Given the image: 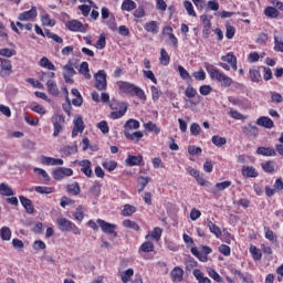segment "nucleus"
<instances>
[{"instance_id":"nucleus-1","label":"nucleus","mask_w":283,"mask_h":283,"mask_svg":"<svg viewBox=\"0 0 283 283\" xmlns=\"http://www.w3.org/2000/svg\"><path fill=\"white\" fill-rule=\"evenodd\" d=\"M205 67L210 78H212V81H218V83H221L222 87H231V85H233V80L212 64L206 63Z\"/></svg>"},{"instance_id":"nucleus-2","label":"nucleus","mask_w":283,"mask_h":283,"mask_svg":"<svg viewBox=\"0 0 283 283\" xmlns=\"http://www.w3.org/2000/svg\"><path fill=\"white\" fill-rule=\"evenodd\" d=\"M117 87L123 94H129V96H137L140 101H147V95L143 88L136 86V84L129 82H117Z\"/></svg>"},{"instance_id":"nucleus-3","label":"nucleus","mask_w":283,"mask_h":283,"mask_svg":"<svg viewBox=\"0 0 283 283\" xmlns=\"http://www.w3.org/2000/svg\"><path fill=\"white\" fill-rule=\"evenodd\" d=\"M56 224L62 232H72L74 235H81V229L74 224V222L66 218L60 217L56 219Z\"/></svg>"},{"instance_id":"nucleus-4","label":"nucleus","mask_w":283,"mask_h":283,"mask_svg":"<svg viewBox=\"0 0 283 283\" xmlns=\"http://www.w3.org/2000/svg\"><path fill=\"white\" fill-rule=\"evenodd\" d=\"M109 107L113 111L111 113V118H113V120L123 118V116L127 114V104L125 103H120L116 99H112V102L109 103Z\"/></svg>"},{"instance_id":"nucleus-5","label":"nucleus","mask_w":283,"mask_h":283,"mask_svg":"<svg viewBox=\"0 0 283 283\" xmlns=\"http://www.w3.org/2000/svg\"><path fill=\"white\" fill-rule=\"evenodd\" d=\"M97 224L102 229L103 233H107L108 235H114V238L118 235V233H116V224L109 223L103 219H97Z\"/></svg>"},{"instance_id":"nucleus-6","label":"nucleus","mask_w":283,"mask_h":283,"mask_svg":"<svg viewBox=\"0 0 283 283\" xmlns=\"http://www.w3.org/2000/svg\"><path fill=\"white\" fill-rule=\"evenodd\" d=\"M95 87L99 91L107 90V74L104 70H99L95 74Z\"/></svg>"},{"instance_id":"nucleus-7","label":"nucleus","mask_w":283,"mask_h":283,"mask_svg":"<svg viewBox=\"0 0 283 283\" xmlns=\"http://www.w3.org/2000/svg\"><path fill=\"white\" fill-rule=\"evenodd\" d=\"M70 176H74V170L71 168L60 167L53 171L54 180H63V178H70Z\"/></svg>"},{"instance_id":"nucleus-8","label":"nucleus","mask_w":283,"mask_h":283,"mask_svg":"<svg viewBox=\"0 0 283 283\" xmlns=\"http://www.w3.org/2000/svg\"><path fill=\"white\" fill-rule=\"evenodd\" d=\"M66 28L71 32H82L83 34H85V32H87V27L82 24L81 21H78V20L69 21L66 23Z\"/></svg>"},{"instance_id":"nucleus-9","label":"nucleus","mask_w":283,"mask_h":283,"mask_svg":"<svg viewBox=\"0 0 283 283\" xmlns=\"http://www.w3.org/2000/svg\"><path fill=\"white\" fill-rule=\"evenodd\" d=\"M0 76H10L12 74V62L8 59L0 57Z\"/></svg>"},{"instance_id":"nucleus-10","label":"nucleus","mask_w":283,"mask_h":283,"mask_svg":"<svg viewBox=\"0 0 283 283\" xmlns=\"http://www.w3.org/2000/svg\"><path fill=\"white\" fill-rule=\"evenodd\" d=\"M74 127L72 130L73 138L78 136V134H83L85 129V123L83 122V117L78 116L74 119Z\"/></svg>"},{"instance_id":"nucleus-11","label":"nucleus","mask_w":283,"mask_h":283,"mask_svg":"<svg viewBox=\"0 0 283 283\" xmlns=\"http://www.w3.org/2000/svg\"><path fill=\"white\" fill-rule=\"evenodd\" d=\"M134 129H140V122H138V119L130 118L124 124V135L130 134Z\"/></svg>"},{"instance_id":"nucleus-12","label":"nucleus","mask_w":283,"mask_h":283,"mask_svg":"<svg viewBox=\"0 0 283 283\" xmlns=\"http://www.w3.org/2000/svg\"><path fill=\"white\" fill-rule=\"evenodd\" d=\"M36 7H32L29 11L19 14V21H34L36 19Z\"/></svg>"},{"instance_id":"nucleus-13","label":"nucleus","mask_w":283,"mask_h":283,"mask_svg":"<svg viewBox=\"0 0 283 283\" xmlns=\"http://www.w3.org/2000/svg\"><path fill=\"white\" fill-rule=\"evenodd\" d=\"M221 61H223V63H227L229 66H231L234 72L238 71V57H235L233 53H228L227 55H222Z\"/></svg>"},{"instance_id":"nucleus-14","label":"nucleus","mask_w":283,"mask_h":283,"mask_svg":"<svg viewBox=\"0 0 283 283\" xmlns=\"http://www.w3.org/2000/svg\"><path fill=\"white\" fill-rule=\"evenodd\" d=\"M241 174L244 178H258V176H260L253 166H243Z\"/></svg>"},{"instance_id":"nucleus-15","label":"nucleus","mask_w":283,"mask_h":283,"mask_svg":"<svg viewBox=\"0 0 283 283\" xmlns=\"http://www.w3.org/2000/svg\"><path fill=\"white\" fill-rule=\"evenodd\" d=\"M231 185L232 182L229 180L218 182L214 185V188L211 190V193H213V196H220V191H224V189H229Z\"/></svg>"},{"instance_id":"nucleus-16","label":"nucleus","mask_w":283,"mask_h":283,"mask_svg":"<svg viewBox=\"0 0 283 283\" xmlns=\"http://www.w3.org/2000/svg\"><path fill=\"white\" fill-rule=\"evenodd\" d=\"M80 167H81V171L82 174L86 175L87 178H92V161L84 159L82 161H80Z\"/></svg>"},{"instance_id":"nucleus-17","label":"nucleus","mask_w":283,"mask_h":283,"mask_svg":"<svg viewBox=\"0 0 283 283\" xmlns=\"http://www.w3.org/2000/svg\"><path fill=\"white\" fill-rule=\"evenodd\" d=\"M172 282H182V277L185 275V271L180 266H176L170 272Z\"/></svg>"},{"instance_id":"nucleus-18","label":"nucleus","mask_w":283,"mask_h":283,"mask_svg":"<svg viewBox=\"0 0 283 283\" xmlns=\"http://www.w3.org/2000/svg\"><path fill=\"white\" fill-rule=\"evenodd\" d=\"M144 30H146V32H150V34H158L160 30V23H158V21L147 22L144 25Z\"/></svg>"},{"instance_id":"nucleus-19","label":"nucleus","mask_w":283,"mask_h":283,"mask_svg":"<svg viewBox=\"0 0 283 283\" xmlns=\"http://www.w3.org/2000/svg\"><path fill=\"white\" fill-rule=\"evenodd\" d=\"M256 125H259L260 127H265L266 129H273V119L269 118L266 116L260 117L256 120Z\"/></svg>"},{"instance_id":"nucleus-20","label":"nucleus","mask_w":283,"mask_h":283,"mask_svg":"<svg viewBox=\"0 0 283 283\" xmlns=\"http://www.w3.org/2000/svg\"><path fill=\"white\" fill-rule=\"evenodd\" d=\"M46 90L52 96H59L60 94L59 86L54 80H49L46 82Z\"/></svg>"},{"instance_id":"nucleus-21","label":"nucleus","mask_w":283,"mask_h":283,"mask_svg":"<svg viewBox=\"0 0 283 283\" xmlns=\"http://www.w3.org/2000/svg\"><path fill=\"white\" fill-rule=\"evenodd\" d=\"M40 67H44V70H50L51 72H56V66L50 59L48 57H42L39 62Z\"/></svg>"},{"instance_id":"nucleus-22","label":"nucleus","mask_w":283,"mask_h":283,"mask_svg":"<svg viewBox=\"0 0 283 283\" xmlns=\"http://www.w3.org/2000/svg\"><path fill=\"white\" fill-rule=\"evenodd\" d=\"M11 28L14 32H17V34H19V30H27L28 32H30L33 28L32 23H27L23 24L21 22H17L14 24V22H11Z\"/></svg>"},{"instance_id":"nucleus-23","label":"nucleus","mask_w":283,"mask_h":283,"mask_svg":"<svg viewBox=\"0 0 283 283\" xmlns=\"http://www.w3.org/2000/svg\"><path fill=\"white\" fill-rule=\"evenodd\" d=\"M256 154L259 156H276L277 153H275V148L273 147H259L256 149Z\"/></svg>"},{"instance_id":"nucleus-24","label":"nucleus","mask_w":283,"mask_h":283,"mask_svg":"<svg viewBox=\"0 0 283 283\" xmlns=\"http://www.w3.org/2000/svg\"><path fill=\"white\" fill-rule=\"evenodd\" d=\"M20 202H21L22 207H24V209L28 213H32L34 211V206L32 205V200L21 196Z\"/></svg>"},{"instance_id":"nucleus-25","label":"nucleus","mask_w":283,"mask_h":283,"mask_svg":"<svg viewBox=\"0 0 283 283\" xmlns=\"http://www.w3.org/2000/svg\"><path fill=\"white\" fill-rule=\"evenodd\" d=\"M243 134H245V136H252L253 138L258 137L259 130L255 126L249 124L248 126H244L242 128Z\"/></svg>"},{"instance_id":"nucleus-26","label":"nucleus","mask_w":283,"mask_h":283,"mask_svg":"<svg viewBox=\"0 0 283 283\" xmlns=\"http://www.w3.org/2000/svg\"><path fill=\"white\" fill-rule=\"evenodd\" d=\"M143 163V156H132L129 155L126 159L128 167H136Z\"/></svg>"},{"instance_id":"nucleus-27","label":"nucleus","mask_w":283,"mask_h":283,"mask_svg":"<svg viewBox=\"0 0 283 283\" xmlns=\"http://www.w3.org/2000/svg\"><path fill=\"white\" fill-rule=\"evenodd\" d=\"M192 274L199 283H211V279L205 276V273H202V271L199 269L193 270Z\"/></svg>"},{"instance_id":"nucleus-28","label":"nucleus","mask_w":283,"mask_h":283,"mask_svg":"<svg viewBox=\"0 0 283 283\" xmlns=\"http://www.w3.org/2000/svg\"><path fill=\"white\" fill-rule=\"evenodd\" d=\"M122 10L124 12H132V10H136V2L134 0H124L122 3Z\"/></svg>"},{"instance_id":"nucleus-29","label":"nucleus","mask_w":283,"mask_h":283,"mask_svg":"<svg viewBox=\"0 0 283 283\" xmlns=\"http://www.w3.org/2000/svg\"><path fill=\"white\" fill-rule=\"evenodd\" d=\"M80 74H82L85 78H92V74H90V64L87 62H82L78 70Z\"/></svg>"},{"instance_id":"nucleus-30","label":"nucleus","mask_w":283,"mask_h":283,"mask_svg":"<svg viewBox=\"0 0 283 283\" xmlns=\"http://www.w3.org/2000/svg\"><path fill=\"white\" fill-rule=\"evenodd\" d=\"M120 280L123 283H129L132 277H134V269H128L126 271L120 272Z\"/></svg>"},{"instance_id":"nucleus-31","label":"nucleus","mask_w":283,"mask_h":283,"mask_svg":"<svg viewBox=\"0 0 283 283\" xmlns=\"http://www.w3.org/2000/svg\"><path fill=\"white\" fill-rule=\"evenodd\" d=\"M0 238L1 240H4L7 242H9V240H11L12 238V230H10L8 227H2L0 229Z\"/></svg>"},{"instance_id":"nucleus-32","label":"nucleus","mask_w":283,"mask_h":283,"mask_svg":"<svg viewBox=\"0 0 283 283\" xmlns=\"http://www.w3.org/2000/svg\"><path fill=\"white\" fill-rule=\"evenodd\" d=\"M159 62L161 63V65H169V63L171 62V56H169V53H167V50L165 49L160 50Z\"/></svg>"},{"instance_id":"nucleus-33","label":"nucleus","mask_w":283,"mask_h":283,"mask_svg":"<svg viewBox=\"0 0 283 283\" xmlns=\"http://www.w3.org/2000/svg\"><path fill=\"white\" fill-rule=\"evenodd\" d=\"M56 122L53 123L54 132L53 136L56 138L61 132H63V126L61 125V120H63L62 116L56 117Z\"/></svg>"},{"instance_id":"nucleus-34","label":"nucleus","mask_w":283,"mask_h":283,"mask_svg":"<svg viewBox=\"0 0 283 283\" xmlns=\"http://www.w3.org/2000/svg\"><path fill=\"white\" fill-rule=\"evenodd\" d=\"M264 14L270 19H277L280 17V11H277V9H275L274 7H268L264 10Z\"/></svg>"},{"instance_id":"nucleus-35","label":"nucleus","mask_w":283,"mask_h":283,"mask_svg":"<svg viewBox=\"0 0 283 283\" xmlns=\"http://www.w3.org/2000/svg\"><path fill=\"white\" fill-rule=\"evenodd\" d=\"M249 74L252 83H260V81H262V74H260V70L252 69L250 70Z\"/></svg>"},{"instance_id":"nucleus-36","label":"nucleus","mask_w":283,"mask_h":283,"mask_svg":"<svg viewBox=\"0 0 283 283\" xmlns=\"http://www.w3.org/2000/svg\"><path fill=\"white\" fill-rule=\"evenodd\" d=\"M123 227H125V229H132V231H140V226L129 219L123 221Z\"/></svg>"},{"instance_id":"nucleus-37","label":"nucleus","mask_w":283,"mask_h":283,"mask_svg":"<svg viewBox=\"0 0 283 283\" xmlns=\"http://www.w3.org/2000/svg\"><path fill=\"white\" fill-rule=\"evenodd\" d=\"M124 136L128 140H134L135 143H138L140 140V138H143V132L137 130L135 133H126V135H124Z\"/></svg>"},{"instance_id":"nucleus-38","label":"nucleus","mask_w":283,"mask_h":283,"mask_svg":"<svg viewBox=\"0 0 283 283\" xmlns=\"http://www.w3.org/2000/svg\"><path fill=\"white\" fill-rule=\"evenodd\" d=\"M148 238H153V240H156V242H158L160 240V238H163V229L160 228H155L151 233L146 235V240Z\"/></svg>"},{"instance_id":"nucleus-39","label":"nucleus","mask_w":283,"mask_h":283,"mask_svg":"<svg viewBox=\"0 0 283 283\" xmlns=\"http://www.w3.org/2000/svg\"><path fill=\"white\" fill-rule=\"evenodd\" d=\"M274 51L275 52H283V35H275L274 36Z\"/></svg>"},{"instance_id":"nucleus-40","label":"nucleus","mask_w":283,"mask_h":283,"mask_svg":"<svg viewBox=\"0 0 283 283\" xmlns=\"http://www.w3.org/2000/svg\"><path fill=\"white\" fill-rule=\"evenodd\" d=\"M66 189L72 196H78V193H81V187L78 186V182L67 185Z\"/></svg>"},{"instance_id":"nucleus-41","label":"nucleus","mask_w":283,"mask_h":283,"mask_svg":"<svg viewBox=\"0 0 283 283\" xmlns=\"http://www.w3.org/2000/svg\"><path fill=\"white\" fill-rule=\"evenodd\" d=\"M208 229L210 230V233L216 234L217 238H220L222 235V230L216 223L212 221L208 222Z\"/></svg>"},{"instance_id":"nucleus-42","label":"nucleus","mask_w":283,"mask_h":283,"mask_svg":"<svg viewBox=\"0 0 283 283\" xmlns=\"http://www.w3.org/2000/svg\"><path fill=\"white\" fill-rule=\"evenodd\" d=\"M1 196H14V191L7 184H0Z\"/></svg>"},{"instance_id":"nucleus-43","label":"nucleus","mask_w":283,"mask_h":283,"mask_svg":"<svg viewBox=\"0 0 283 283\" xmlns=\"http://www.w3.org/2000/svg\"><path fill=\"white\" fill-rule=\"evenodd\" d=\"M102 167H104V169H106V171H114V169H116L118 167V163H116L114 160H105L102 164Z\"/></svg>"},{"instance_id":"nucleus-44","label":"nucleus","mask_w":283,"mask_h":283,"mask_svg":"<svg viewBox=\"0 0 283 283\" xmlns=\"http://www.w3.org/2000/svg\"><path fill=\"white\" fill-rule=\"evenodd\" d=\"M249 251H250L253 260H262V251H260V249H258V247L251 245Z\"/></svg>"},{"instance_id":"nucleus-45","label":"nucleus","mask_w":283,"mask_h":283,"mask_svg":"<svg viewBox=\"0 0 283 283\" xmlns=\"http://www.w3.org/2000/svg\"><path fill=\"white\" fill-rule=\"evenodd\" d=\"M262 169L266 174H273V171H275V164L273 161H265L262 164Z\"/></svg>"},{"instance_id":"nucleus-46","label":"nucleus","mask_w":283,"mask_h":283,"mask_svg":"<svg viewBox=\"0 0 283 283\" xmlns=\"http://www.w3.org/2000/svg\"><path fill=\"white\" fill-rule=\"evenodd\" d=\"M145 129H147V132H154L155 134H160V128L154 124V122H148L146 124H144Z\"/></svg>"},{"instance_id":"nucleus-47","label":"nucleus","mask_w":283,"mask_h":283,"mask_svg":"<svg viewBox=\"0 0 283 283\" xmlns=\"http://www.w3.org/2000/svg\"><path fill=\"white\" fill-rule=\"evenodd\" d=\"M63 76H74L76 74V71L72 66L71 63L63 66Z\"/></svg>"},{"instance_id":"nucleus-48","label":"nucleus","mask_w":283,"mask_h":283,"mask_svg":"<svg viewBox=\"0 0 283 283\" xmlns=\"http://www.w3.org/2000/svg\"><path fill=\"white\" fill-rule=\"evenodd\" d=\"M140 251L143 253H151L154 251V243L151 241H146L140 245Z\"/></svg>"},{"instance_id":"nucleus-49","label":"nucleus","mask_w":283,"mask_h":283,"mask_svg":"<svg viewBox=\"0 0 283 283\" xmlns=\"http://www.w3.org/2000/svg\"><path fill=\"white\" fill-rule=\"evenodd\" d=\"M178 72L184 81H191V75L189 74V71L186 70L184 66L179 65Z\"/></svg>"},{"instance_id":"nucleus-50","label":"nucleus","mask_w":283,"mask_h":283,"mask_svg":"<svg viewBox=\"0 0 283 283\" xmlns=\"http://www.w3.org/2000/svg\"><path fill=\"white\" fill-rule=\"evenodd\" d=\"M212 143L216 147H222V145H227V138L214 135L212 136Z\"/></svg>"},{"instance_id":"nucleus-51","label":"nucleus","mask_w":283,"mask_h":283,"mask_svg":"<svg viewBox=\"0 0 283 283\" xmlns=\"http://www.w3.org/2000/svg\"><path fill=\"white\" fill-rule=\"evenodd\" d=\"M150 91H151L153 101L156 103L158 101V98H160L163 96V91H160L156 86H151Z\"/></svg>"},{"instance_id":"nucleus-52","label":"nucleus","mask_w":283,"mask_h":283,"mask_svg":"<svg viewBox=\"0 0 283 283\" xmlns=\"http://www.w3.org/2000/svg\"><path fill=\"white\" fill-rule=\"evenodd\" d=\"M17 54V51L12 49H0V56H6L7 59H10L11 56H14Z\"/></svg>"},{"instance_id":"nucleus-53","label":"nucleus","mask_w":283,"mask_h":283,"mask_svg":"<svg viewBox=\"0 0 283 283\" xmlns=\"http://www.w3.org/2000/svg\"><path fill=\"white\" fill-rule=\"evenodd\" d=\"M33 171L38 174V176H42V180H44V182H50V175H48V171L41 168H34Z\"/></svg>"},{"instance_id":"nucleus-54","label":"nucleus","mask_w":283,"mask_h":283,"mask_svg":"<svg viewBox=\"0 0 283 283\" xmlns=\"http://www.w3.org/2000/svg\"><path fill=\"white\" fill-rule=\"evenodd\" d=\"M106 45H107L106 38H105V35L101 34L96 44H95V48L97 50H105Z\"/></svg>"},{"instance_id":"nucleus-55","label":"nucleus","mask_w":283,"mask_h":283,"mask_svg":"<svg viewBox=\"0 0 283 283\" xmlns=\"http://www.w3.org/2000/svg\"><path fill=\"white\" fill-rule=\"evenodd\" d=\"M133 213H136V207H134L132 205H125L124 209L122 210V214L133 216Z\"/></svg>"},{"instance_id":"nucleus-56","label":"nucleus","mask_w":283,"mask_h":283,"mask_svg":"<svg viewBox=\"0 0 283 283\" xmlns=\"http://www.w3.org/2000/svg\"><path fill=\"white\" fill-rule=\"evenodd\" d=\"M184 8L187 10L189 17H197L196 10H193V4L190 1H185Z\"/></svg>"},{"instance_id":"nucleus-57","label":"nucleus","mask_w":283,"mask_h":283,"mask_svg":"<svg viewBox=\"0 0 283 283\" xmlns=\"http://www.w3.org/2000/svg\"><path fill=\"white\" fill-rule=\"evenodd\" d=\"M45 36H48V39H52V41H55V43H63V38L59 36V34L50 32L49 30L45 31Z\"/></svg>"},{"instance_id":"nucleus-58","label":"nucleus","mask_w":283,"mask_h":283,"mask_svg":"<svg viewBox=\"0 0 283 283\" xmlns=\"http://www.w3.org/2000/svg\"><path fill=\"white\" fill-rule=\"evenodd\" d=\"M226 36L227 39H233L235 36V28L231 24H226Z\"/></svg>"},{"instance_id":"nucleus-59","label":"nucleus","mask_w":283,"mask_h":283,"mask_svg":"<svg viewBox=\"0 0 283 283\" xmlns=\"http://www.w3.org/2000/svg\"><path fill=\"white\" fill-rule=\"evenodd\" d=\"M35 191H36V193H54V188L36 186Z\"/></svg>"},{"instance_id":"nucleus-60","label":"nucleus","mask_w":283,"mask_h":283,"mask_svg":"<svg viewBox=\"0 0 283 283\" xmlns=\"http://www.w3.org/2000/svg\"><path fill=\"white\" fill-rule=\"evenodd\" d=\"M42 23L43 25H49L50 28H54L56 22L52 19H50V14L42 15Z\"/></svg>"},{"instance_id":"nucleus-61","label":"nucleus","mask_w":283,"mask_h":283,"mask_svg":"<svg viewBox=\"0 0 283 283\" xmlns=\"http://www.w3.org/2000/svg\"><path fill=\"white\" fill-rule=\"evenodd\" d=\"M90 193L93 196V198H98V196H101V185L95 184L93 187H91Z\"/></svg>"},{"instance_id":"nucleus-62","label":"nucleus","mask_w":283,"mask_h":283,"mask_svg":"<svg viewBox=\"0 0 283 283\" xmlns=\"http://www.w3.org/2000/svg\"><path fill=\"white\" fill-rule=\"evenodd\" d=\"M31 111L35 112V114L45 115L46 111L45 107L41 106V104L31 105Z\"/></svg>"},{"instance_id":"nucleus-63","label":"nucleus","mask_w":283,"mask_h":283,"mask_svg":"<svg viewBox=\"0 0 283 283\" xmlns=\"http://www.w3.org/2000/svg\"><path fill=\"white\" fill-rule=\"evenodd\" d=\"M202 130V128L200 127V124H198V123H193V124H191V126H190V134L192 135V136H198V135H200V132Z\"/></svg>"},{"instance_id":"nucleus-64","label":"nucleus","mask_w":283,"mask_h":283,"mask_svg":"<svg viewBox=\"0 0 283 283\" xmlns=\"http://www.w3.org/2000/svg\"><path fill=\"white\" fill-rule=\"evenodd\" d=\"M198 94V91L193 88V86H188L185 91V95L187 98H196V95Z\"/></svg>"}]
</instances>
